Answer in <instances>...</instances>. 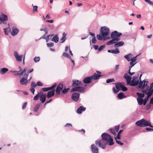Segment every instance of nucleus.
<instances>
[{
    "instance_id": "obj_1",
    "label": "nucleus",
    "mask_w": 153,
    "mask_h": 153,
    "mask_svg": "<svg viewBox=\"0 0 153 153\" xmlns=\"http://www.w3.org/2000/svg\"><path fill=\"white\" fill-rule=\"evenodd\" d=\"M97 73H94L93 75L90 76L85 78L83 80V82L85 83H90L92 80H96L99 78L101 76L100 72L97 71Z\"/></svg>"
},
{
    "instance_id": "obj_2",
    "label": "nucleus",
    "mask_w": 153,
    "mask_h": 153,
    "mask_svg": "<svg viewBox=\"0 0 153 153\" xmlns=\"http://www.w3.org/2000/svg\"><path fill=\"white\" fill-rule=\"evenodd\" d=\"M135 124L140 127H144L149 126L150 127L153 128V126L151 125L149 121L144 119H142L136 122Z\"/></svg>"
},
{
    "instance_id": "obj_3",
    "label": "nucleus",
    "mask_w": 153,
    "mask_h": 153,
    "mask_svg": "<svg viewBox=\"0 0 153 153\" xmlns=\"http://www.w3.org/2000/svg\"><path fill=\"white\" fill-rule=\"evenodd\" d=\"M109 32V29L105 26L101 27L100 30V33L104 39L108 36Z\"/></svg>"
},
{
    "instance_id": "obj_4",
    "label": "nucleus",
    "mask_w": 153,
    "mask_h": 153,
    "mask_svg": "<svg viewBox=\"0 0 153 153\" xmlns=\"http://www.w3.org/2000/svg\"><path fill=\"white\" fill-rule=\"evenodd\" d=\"M95 144L99 147H100L102 149H105L106 148L107 142L102 139L100 140H96L95 141Z\"/></svg>"
},
{
    "instance_id": "obj_5",
    "label": "nucleus",
    "mask_w": 153,
    "mask_h": 153,
    "mask_svg": "<svg viewBox=\"0 0 153 153\" xmlns=\"http://www.w3.org/2000/svg\"><path fill=\"white\" fill-rule=\"evenodd\" d=\"M28 76V74L25 73L23 77L20 80V83L21 85H26L27 84L28 81L27 80Z\"/></svg>"
},
{
    "instance_id": "obj_6",
    "label": "nucleus",
    "mask_w": 153,
    "mask_h": 153,
    "mask_svg": "<svg viewBox=\"0 0 153 153\" xmlns=\"http://www.w3.org/2000/svg\"><path fill=\"white\" fill-rule=\"evenodd\" d=\"M85 88L82 87L77 86L72 88L71 90V92L78 91L80 92H84L85 91Z\"/></svg>"
},
{
    "instance_id": "obj_7",
    "label": "nucleus",
    "mask_w": 153,
    "mask_h": 153,
    "mask_svg": "<svg viewBox=\"0 0 153 153\" xmlns=\"http://www.w3.org/2000/svg\"><path fill=\"white\" fill-rule=\"evenodd\" d=\"M7 20V16L3 13H2L0 16V21L2 22L0 24H6V23L5 22Z\"/></svg>"
},
{
    "instance_id": "obj_8",
    "label": "nucleus",
    "mask_w": 153,
    "mask_h": 153,
    "mask_svg": "<svg viewBox=\"0 0 153 153\" xmlns=\"http://www.w3.org/2000/svg\"><path fill=\"white\" fill-rule=\"evenodd\" d=\"M139 82V80H138V77L133 76V79L131 81L130 85L135 86L137 85Z\"/></svg>"
},
{
    "instance_id": "obj_9",
    "label": "nucleus",
    "mask_w": 153,
    "mask_h": 153,
    "mask_svg": "<svg viewBox=\"0 0 153 153\" xmlns=\"http://www.w3.org/2000/svg\"><path fill=\"white\" fill-rule=\"evenodd\" d=\"M122 34L121 33H119L117 31H114L111 33V36L112 39H114L117 37H120Z\"/></svg>"
},
{
    "instance_id": "obj_10",
    "label": "nucleus",
    "mask_w": 153,
    "mask_h": 153,
    "mask_svg": "<svg viewBox=\"0 0 153 153\" xmlns=\"http://www.w3.org/2000/svg\"><path fill=\"white\" fill-rule=\"evenodd\" d=\"M122 84L121 83L118 82L116 84V88L117 90H116L114 87L113 88V92L116 94L120 90V88H121Z\"/></svg>"
},
{
    "instance_id": "obj_11",
    "label": "nucleus",
    "mask_w": 153,
    "mask_h": 153,
    "mask_svg": "<svg viewBox=\"0 0 153 153\" xmlns=\"http://www.w3.org/2000/svg\"><path fill=\"white\" fill-rule=\"evenodd\" d=\"M63 84L62 83H59L57 85L56 90V94L57 95L60 94V92L63 88Z\"/></svg>"
},
{
    "instance_id": "obj_12",
    "label": "nucleus",
    "mask_w": 153,
    "mask_h": 153,
    "mask_svg": "<svg viewBox=\"0 0 153 153\" xmlns=\"http://www.w3.org/2000/svg\"><path fill=\"white\" fill-rule=\"evenodd\" d=\"M80 94L79 93H74L71 96V99L74 101L77 102L79 97Z\"/></svg>"
},
{
    "instance_id": "obj_13",
    "label": "nucleus",
    "mask_w": 153,
    "mask_h": 153,
    "mask_svg": "<svg viewBox=\"0 0 153 153\" xmlns=\"http://www.w3.org/2000/svg\"><path fill=\"white\" fill-rule=\"evenodd\" d=\"M14 54L16 60L18 62H21L23 57V55L19 56L18 53L16 51L14 52Z\"/></svg>"
},
{
    "instance_id": "obj_14",
    "label": "nucleus",
    "mask_w": 153,
    "mask_h": 153,
    "mask_svg": "<svg viewBox=\"0 0 153 153\" xmlns=\"http://www.w3.org/2000/svg\"><path fill=\"white\" fill-rule=\"evenodd\" d=\"M91 149L92 153H98V148L95 144L91 145Z\"/></svg>"
},
{
    "instance_id": "obj_15",
    "label": "nucleus",
    "mask_w": 153,
    "mask_h": 153,
    "mask_svg": "<svg viewBox=\"0 0 153 153\" xmlns=\"http://www.w3.org/2000/svg\"><path fill=\"white\" fill-rule=\"evenodd\" d=\"M124 78H125L127 82V84L128 85H130L131 83V78L127 73H125L124 74Z\"/></svg>"
},
{
    "instance_id": "obj_16",
    "label": "nucleus",
    "mask_w": 153,
    "mask_h": 153,
    "mask_svg": "<svg viewBox=\"0 0 153 153\" xmlns=\"http://www.w3.org/2000/svg\"><path fill=\"white\" fill-rule=\"evenodd\" d=\"M56 85V83H54L51 87L48 88H42V90L43 91H47L52 89L54 88L55 87Z\"/></svg>"
},
{
    "instance_id": "obj_17",
    "label": "nucleus",
    "mask_w": 153,
    "mask_h": 153,
    "mask_svg": "<svg viewBox=\"0 0 153 153\" xmlns=\"http://www.w3.org/2000/svg\"><path fill=\"white\" fill-rule=\"evenodd\" d=\"M111 136L106 133H103L101 135L102 139L106 141L111 137Z\"/></svg>"
},
{
    "instance_id": "obj_18",
    "label": "nucleus",
    "mask_w": 153,
    "mask_h": 153,
    "mask_svg": "<svg viewBox=\"0 0 153 153\" xmlns=\"http://www.w3.org/2000/svg\"><path fill=\"white\" fill-rule=\"evenodd\" d=\"M46 95L45 94H43L42 93H40L39 97L40 100L42 103H44L45 101Z\"/></svg>"
},
{
    "instance_id": "obj_19",
    "label": "nucleus",
    "mask_w": 153,
    "mask_h": 153,
    "mask_svg": "<svg viewBox=\"0 0 153 153\" xmlns=\"http://www.w3.org/2000/svg\"><path fill=\"white\" fill-rule=\"evenodd\" d=\"M54 35V34H51L48 35L47 37H45V35L41 37L39 39H45L46 40V42H47L48 41L49 39L51 38V37H52Z\"/></svg>"
},
{
    "instance_id": "obj_20",
    "label": "nucleus",
    "mask_w": 153,
    "mask_h": 153,
    "mask_svg": "<svg viewBox=\"0 0 153 153\" xmlns=\"http://www.w3.org/2000/svg\"><path fill=\"white\" fill-rule=\"evenodd\" d=\"M85 110V108L83 106H80L77 109L76 112L78 114H80L82 113V111H84Z\"/></svg>"
},
{
    "instance_id": "obj_21",
    "label": "nucleus",
    "mask_w": 153,
    "mask_h": 153,
    "mask_svg": "<svg viewBox=\"0 0 153 153\" xmlns=\"http://www.w3.org/2000/svg\"><path fill=\"white\" fill-rule=\"evenodd\" d=\"M55 89H52L51 90L49 91L47 93V97L49 98L53 96L54 94Z\"/></svg>"
},
{
    "instance_id": "obj_22",
    "label": "nucleus",
    "mask_w": 153,
    "mask_h": 153,
    "mask_svg": "<svg viewBox=\"0 0 153 153\" xmlns=\"http://www.w3.org/2000/svg\"><path fill=\"white\" fill-rule=\"evenodd\" d=\"M81 84L82 82L80 81L77 80H75L73 81V83L72 86H78L81 85Z\"/></svg>"
},
{
    "instance_id": "obj_23",
    "label": "nucleus",
    "mask_w": 153,
    "mask_h": 153,
    "mask_svg": "<svg viewBox=\"0 0 153 153\" xmlns=\"http://www.w3.org/2000/svg\"><path fill=\"white\" fill-rule=\"evenodd\" d=\"M108 53H113L117 54L120 53V51L118 48H116L115 50H108Z\"/></svg>"
},
{
    "instance_id": "obj_24",
    "label": "nucleus",
    "mask_w": 153,
    "mask_h": 153,
    "mask_svg": "<svg viewBox=\"0 0 153 153\" xmlns=\"http://www.w3.org/2000/svg\"><path fill=\"white\" fill-rule=\"evenodd\" d=\"M66 34L65 32L62 33V37L60 39V40L61 41V43H63L65 42L66 39Z\"/></svg>"
},
{
    "instance_id": "obj_25",
    "label": "nucleus",
    "mask_w": 153,
    "mask_h": 153,
    "mask_svg": "<svg viewBox=\"0 0 153 153\" xmlns=\"http://www.w3.org/2000/svg\"><path fill=\"white\" fill-rule=\"evenodd\" d=\"M8 71V69L6 68H2L1 69L0 71V73L2 74H5Z\"/></svg>"
},
{
    "instance_id": "obj_26",
    "label": "nucleus",
    "mask_w": 153,
    "mask_h": 153,
    "mask_svg": "<svg viewBox=\"0 0 153 153\" xmlns=\"http://www.w3.org/2000/svg\"><path fill=\"white\" fill-rule=\"evenodd\" d=\"M51 40L55 43H57L59 41V37L58 35L54 36L52 38Z\"/></svg>"
},
{
    "instance_id": "obj_27",
    "label": "nucleus",
    "mask_w": 153,
    "mask_h": 153,
    "mask_svg": "<svg viewBox=\"0 0 153 153\" xmlns=\"http://www.w3.org/2000/svg\"><path fill=\"white\" fill-rule=\"evenodd\" d=\"M124 42L123 41L119 42L114 45V47L115 48L119 47L123 45H124Z\"/></svg>"
},
{
    "instance_id": "obj_28",
    "label": "nucleus",
    "mask_w": 153,
    "mask_h": 153,
    "mask_svg": "<svg viewBox=\"0 0 153 153\" xmlns=\"http://www.w3.org/2000/svg\"><path fill=\"white\" fill-rule=\"evenodd\" d=\"M12 29V31L11 32L12 35L13 36H15L17 35L19 32L18 29L13 28Z\"/></svg>"
},
{
    "instance_id": "obj_29",
    "label": "nucleus",
    "mask_w": 153,
    "mask_h": 153,
    "mask_svg": "<svg viewBox=\"0 0 153 153\" xmlns=\"http://www.w3.org/2000/svg\"><path fill=\"white\" fill-rule=\"evenodd\" d=\"M106 142L107 144L108 143V144L110 146L113 145L114 143L113 139L111 137L106 141Z\"/></svg>"
},
{
    "instance_id": "obj_30",
    "label": "nucleus",
    "mask_w": 153,
    "mask_h": 153,
    "mask_svg": "<svg viewBox=\"0 0 153 153\" xmlns=\"http://www.w3.org/2000/svg\"><path fill=\"white\" fill-rule=\"evenodd\" d=\"M132 54L130 53L128 54L125 55L124 57L128 61H130V58L132 56Z\"/></svg>"
},
{
    "instance_id": "obj_31",
    "label": "nucleus",
    "mask_w": 153,
    "mask_h": 153,
    "mask_svg": "<svg viewBox=\"0 0 153 153\" xmlns=\"http://www.w3.org/2000/svg\"><path fill=\"white\" fill-rule=\"evenodd\" d=\"M117 97L120 99H122L124 98H125L126 96H124L122 92L120 93L117 94Z\"/></svg>"
},
{
    "instance_id": "obj_32",
    "label": "nucleus",
    "mask_w": 153,
    "mask_h": 153,
    "mask_svg": "<svg viewBox=\"0 0 153 153\" xmlns=\"http://www.w3.org/2000/svg\"><path fill=\"white\" fill-rule=\"evenodd\" d=\"M117 42H115L114 39H112V40H110L107 42V45H110L114 44H116Z\"/></svg>"
},
{
    "instance_id": "obj_33",
    "label": "nucleus",
    "mask_w": 153,
    "mask_h": 153,
    "mask_svg": "<svg viewBox=\"0 0 153 153\" xmlns=\"http://www.w3.org/2000/svg\"><path fill=\"white\" fill-rule=\"evenodd\" d=\"M153 93V89H150L149 88V91L146 93V94L147 95V97H149L152 95Z\"/></svg>"
},
{
    "instance_id": "obj_34",
    "label": "nucleus",
    "mask_w": 153,
    "mask_h": 153,
    "mask_svg": "<svg viewBox=\"0 0 153 153\" xmlns=\"http://www.w3.org/2000/svg\"><path fill=\"white\" fill-rule=\"evenodd\" d=\"M140 55V54L137 55L135 57H134L131 58L130 59V61H131V62H135V61L137 60V57L138 56H139Z\"/></svg>"
},
{
    "instance_id": "obj_35",
    "label": "nucleus",
    "mask_w": 153,
    "mask_h": 153,
    "mask_svg": "<svg viewBox=\"0 0 153 153\" xmlns=\"http://www.w3.org/2000/svg\"><path fill=\"white\" fill-rule=\"evenodd\" d=\"M137 100L139 105H141L143 104V99L137 98Z\"/></svg>"
},
{
    "instance_id": "obj_36",
    "label": "nucleus",
    "mask_w": 153,
    "mask_h": 153,
    "mask_svg": "<svg viewBox=\"0 0 153 153\" xmlns=\"http://www.w3.org/2000/svg\"><path fill=\"white\" fill-rule=\"evenodd\" d=\"M137 94L138 96V98L142 99V98L144 96V94H142L140 93L139 92H137Z\"/></svg>"
},
{
    "instance_id": "obj_37",
    "label": "nucleus",
    "mask_w": 153,
    "mask_h": 153,
    "mask_svg": "<svg viewBox=\"0 0 153 153\" xmlns=\"http://www.w3.org/2000/svg\"><path fill=\"white\" fill-rule=\"evenodd\" d=\"M40 106V104H37L34 107V111L35 112H36L38 110Z\"/></svg>"
},
{
    "instance_id": "obj_38",
    "label": "nucleus",
    "mask_w": 153,
    "mask_h": 153,
    "mask_svg": "<svg viewBox=\"0 0 153 153\" xmlns=\"http://www.w3.org/2000/svg\"><path fill=\"white\" fill-rule=\"evenodd\" d=\"M62 56H63L67 57L69 59H71V57L69 56L68 54L65 52H64L63 53Z\"/></svg>"
},
{
    "instance_id": "obj_39",
    "label": "nucleus",
    "mask_w": 153,
    "mask_h": 153,
    "mask_svg": "<svg viewBox=\"0 0 153 153\" xmlns=\"http://www.w3.org/2000/svg\"><path fill=\"white\" fill-rule=\"evenodd\" d=\"M138 84V87L139 88H141L142 89H143V81H141L140 80V81L139 82Z\"/></svg>"
},
{
    "instance_id": "obj_40",
    "label": "nucleus",
    "mask_w": 153,
    "mask_h": 153,
    "mask_svg": "<svg viewBox=\"0 0 153 153\" xmlns=\"http://www.w3.org/2000/svg\"><path fill=\"white\" fill-rule=\"evenodd\" d=\"M143 88H145L146 86L147 85V82L148 81H147V79H144L143 80Z\"/></svg>"
},
{
    "instance_id": "obj_41",
    "label": "nucleus",
    "mask_w": 153,
    "mask_h": 153,
    "mask_svg": "<svg viewBox=\"0 0 153 153\" xmlns=\"http://www.w3.org/2000/svg\"><path fill=\"white\" fill-rule=\"evenodd\" d=\"M97 37L98 39L99 40H102L103 38L101 34H98L97 36Z\"/></svg>"
},
{
    "instance_id": "obj_42",
    "label": "nucleus",
    "mask_w": 153,
    "mask_h": 153,
    "mask_svg": "<svg viewBox=\"0 0 153 153\" xmlns=\"http://www.w3.org/2000/svg\"><path fill=\"white\" fill-rule=\"evenodd\" d=\"M40 58L39 57H35L34 58V61L36 62H37L40 61Z\"/></svg>"
},
{
    "instance_id": "obj_43",
    "label": "nucleus",
    "mask_w": 153,
    "mask_h": 153,
    "mask_svg": "<svg viewBox=\"0 0 153 153\" xmlns=\"http://www.w3.org/2000/svg\"><path fill=\"white\" fill-rule=\"evenodd\" d=\"M40 95V93L39 94V93H38L33 98V100H36L39 99V95Z\"/></svg>"
},
{
    "instance_id": "obj_44",
    "label": "nucleus",
    "mask_w": 153,
    "mask_h": 153,
    "mask_svg": "<svg viewBox=\"0 0 153 153\" xmlns=\"http://www.w3.org/2000/svg\"><path fill=\"white\" fill-rule=\"evenodd\" d=\"M115 82L113 78L109 79L107 80L106 82L107 83H108L111 82Z\"/></svg>"
},
{
    "instance_id": "obj_45",
    "label": "nucleus",
    "mask_w": 153,
    "mask_h": 153,
    "mask_svg": "<svg viewBox=\"0 0 153 153\" xmlns=\"http://www.w3.org/2000/svg\"><path fill=\"white\" fill-rule=\"evenodd\" d=\"M105 47V45H101L98 49V51L99 52L101 51Z\"/></svg>"
},
{
    "instance_id": "obj_46",
    "label": "nucleus",
    "mask_w": 153,
    "mask_h": 153,
    "mask_svg": "<svg viewBox=\"0 0 153 153\" xmlns=\"http://www.w3.org/2000/svg\"><path fill=\"white\" fill-rule=\"evenodd\" d=\"M115 139L116 140L117 143L119 145H120V146H122L123 145V143L121 142L119 140H117V138L116 137L115 138Z\"/></svg>"
},
{
    "instance_id": "obj_47",
    "label": "nucleus",
    "mask_w": 153,
    "mask_h": 153,
    "mask_svg": "<svg viewBox=\"0 0 153 153\" xmlns=\"http://www.w3.org/2000/svg\"><path fill=\"white\" fill-rule=\"evenodd\" d=\"M121 89L123 91H126L128 90L127 88L123 85L122 86Z\"/></svg>"
},
{
    "instance_id": "obj_48",
    "label": "nucleus",
    "mask_w": 153,
    "mask_h": 153,
    "mask_svg": "<svg viewBox=\"0 0 153 153\" xmlns=\"http://www.w3.org/2000/svg\"><path fill=\"white\" fill-rule=\"evenodd\" d=\"M145 2H146L147 3L149 4L150 5H152L153 2L150 1V0H144Z\"/></svg>"
},
{
    "instance_id": "obj_49",
    "label": "nucleus",
    "mask_w": 153,
    "mask_h": 153,
    "mask_svg": "<svg viewBox=\"0 0 153 153\" xmlns=\"http://www.w3.org/2000/svg\"><path fill=\"white\" fill-rule=\"evenodd\" d=\"M136 62H130V65L129 66V69H131V68L133 67L136 64Z\"/></svg>"
},
{
    "instance_id": "obj_50",
    "label": "nucleus",
    "mask_w": 153,
    "mask_h": 153,
    "mask_svg": "<svg viewBox=\"0 0 153 153\" xmlns=\"http://www.w3.org/2000/svg\"><path fill=\"white\" fill-rule=\"evenodd\" d=\"M32 6H33V12H34L37 11L38 6H33V4H32Z\"/></svg>"
},
{
    "instance_id": "obj_51",
    "label": "nucleus",
    "mask_w": 153,
    "mask_h": 153,
    "mask_svg": "<svg viewBox=\"0 0 153 153\" xmlns=\"http://www.w3.org/2000/svg\"><path fill=\"white\" fill-rule=\"evenodd\" d=\"M149 97H146L144 100V101H143V104L144 105H146L147 101L148 100L149 98Z\"/></svg>"
},
{
    "instance_id": "obj_52",
    "label": "nucleus",
    "mask_w": 153,
    "mask_h": 153,
    "mask_svg": "<svg viewBox=\"0 0 153 153\" xmlns=\"http://www.w3.org/2000/svg\"><path fill=\"white\" fill-rule=\"evenodd\" d=\"M109 131L113 135H115L116 134V133L114 130L112 128H110L109 129Z\"/></svg>"
},
{
    "instance_id": "obj_53",
    "label": "nucleus",
    "mask_w": 153,
    "mask_h": 153,
    "mask_svg": "<svg viewBox=\"0 0 153 153\" xmlns=\"http://www.w3.org/2000/svg\"><path fill=\"white\" fill-rule=\"evenodd\" d=\"M47 46L48 47H52L54 46V43H47Z\"/></svg>"
},
{
    "instance_id": "obj_54",
    "label": "nucleus",
    "mask_w": 153,
    "mask_h": 153,
    "mask_svg": "<svg viewBox=\"0 0 153 153\" xmlns=\"http://www.w3.org/2000/svg\"><path fill=\"white\" fill-rule=\"evenodd\" d=\"M36 84H35V82H32L31 83V86L32 88H34L36 86Z\"/></svg>"
},
{
    "instance_id": "obj_55",
    "label": "nucleus",
    "mask_w": 153,
    "mask_h": 153,
    "mask_svg": "<svg viewBox=\"0 0 153 153\" xmlns=\"http://www.w3.org/2000/svg\"><path fill=\"white\" fill-rule=\"evenodd\" d=\"M69 90V88H66V89H64L62 91V93L63 94H64L66 93Z\"/></svg>"
},
{
    "instance_id": "obj_56",
    "label": "nucleus",
    "mask_w": 153,
    "mask_h": 153,
    "mask_svg": "<svg viewBox=\"0 0 153 153\" xmlns=\"http://www.w3.org/2000/svg\"><path fill=\"white\" fill-rule=\"evenodd\" d=\"M93 44H95L96 42V39L95 37H93V39H92L91 40Z\"/></svg>"
},
{
    "instance_id": "obj_57",
    "label": "nucleus",
    "mask_w": 153,
    "mask_h": 153,
    "mask_svg": "<svg viewBox=\"0 0 153 153\" xmlns=\"http://www.w3.org/2000/svg\"><path fill=\"white\" fill-rule=\"evenodd\" d=\"M40 31H44L45 32H46V33H48V30H47V29L46 28H44L43 29L41 28L40 29Z\"/></svg>"
},
{
    "instance_id": "obj_58",
    "label": "nucleus",
    "mask_w": 153,
    "mask_h": 153,
    "mask_svg": "<svg viewBox=\"0 0 153 153\" xmlns=\"http://www.w3.org/2000/svg\"><path fill=\"white\" fill-rule=\"evenodd\" d=\"M43 84L40 82H38L36 83V85L39 86H41L43 85Z\"/></svg>"
},
{
    "instance_id": "obj_59",
    "label": "nucleus",
    "mask_w": 153,
    "mask_h": 153,
    "mask_svg": "<svg viewBox=\"0 0 153 153\" xmlns=\"http://www.w3.org/2000/svg\"><path fill=\"white\" fill-rule=\"evenodd\" d=\"M119 126H115V129L116 131L117 132L119 131Z\"/></svg>"
},
{
    "instance_id": "obj_60",
    "label": "nucleus",
    "mask_w": 153,
    "mask_h": 153,
    "mask_svg": "<svg viewBox=\"0 0 153 153\" xmlns=\"http://www.w3.org/2000/svg\"><path fill=\"white\" fill-rule=\"evenodd\" d=\"M9 29V28H4V33L5 35H7L8 34V33H7V30L8 29Z\"/></svg>"
},
{
    "instance_id": "obj_61",
    "label": "nucleus",
    "mask_w": 153,
    "mask_h": 153,
    "mask_svg": "<svg viewBox=\"0 0 153 153\" xmlns=\"http://www.w3.org/2000/svg\"><path fill=\"white\" fill-rule=\"evenodd\" d=\"M130 70H131V69H129V70H128V73L130 75V76H132V75H133V74H134L135 73L134 72H130Z\"/></svg>"
},
{
    "instance_id": "obj_62",
    "label": "nucleus",
    "mask_w": 153,
    "mask_h": 153,
    "mask_svg": "<svg viewBox=\"0 0 153 153\" xmlns=\"http://www.w3.org/2000/svg\"><path fill=\"white\" fill-rule=\"evenodd\" d=\"M27 104V102H26L24 103L22 107V109H24L25 108Z\"/></svg>"
},
{
    "instance_id": "obj_63",
    "label": "nucleus",
    "mask_w": 153,
    "mask_h": 153,
    "mask_svg": "<svg viewBox=\"0 0 153 153\" xmlns=\"http://www.w3.org/2000/svg\"><path fill=\"white\" fill-rule=\"evenodd\" d=\"M93 48H94V49L95 50H97V49L98 50V45H94L93 46Z\"/></svg>"
},
{
    "instance_id": "obj_64",
    "label": "nucleus",
    "mask_w": 153,
    "mask_h": 153,
    "mask_svg": "<svg viewBox=\"0 0 153 153\" xmlns=\"http://www.w3.org/2000/svg\"><path fill=\"white\" fill-rule=\"evenodd\" d=\"M115 42H117L119 41L120 40V39L119 37H117L114 39Z\"/></svg>"
}]
</instances>
